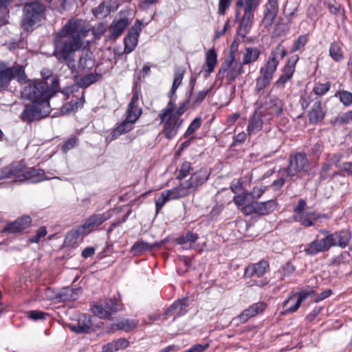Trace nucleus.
I'll return each mask as SVG.
<instances>
[{
  "mask_svg": "<svg viewBox=\"0 0 352 352\" xmlns=\"http://www.w3.org/2000/svg\"><path fill=\"white\" fill-rule=\"evenodd\" d=\"M94 65L91 56L87 52L85 56H82L79 59L78 67L82 69L91 68Z\"/></svg>",
  "mask_w": 352,
  "mask_h": 352,
  "instance_id": "nucleus-43",
  "label": "nucleus"
},
{
  "mask_svg": "<svg viewBox=\"0 0 352 352\" xmlns=\"http://www.w3.org/2000/svg\"><path fill=\"white\" fill-rule=\"evenodd\" d=\"M276 208L275 201L270 200L265 202L255 201L253 206L252 214L265 215L272 212Z\"/></svg>",
  "mask_w": 352,
  "mask_h": 352,
  "instance_id": "nucleus-26",
  "label": "nucleus"
},
{
  "mask_svg": "<svg viewBox=\"0 0 352 352\" xmlns=\"http://www.w3.org/2000/svg\"><path fill=\"white\" fill-rule=\"evenodd\" d=\"M109 218V215L104 213L94 214L89 217L82 225L79 226V232L83 233L85 236L87 235Z\"/></svg>",
  "mask_w": 352,
  "mask_h": 352,
  "instance_id": "nucleus-20",
  "label": "nucleus"
},
{
  "mask_svg": "<svg viewBox=\"0 0 352 352\" xmlns=\"http://www.w3.org/2000/svg\"><path fill=\"white\" fill-rule=\"evenodd\" d=\"M314 294L315 291L311 287H306L298 292L292 294L289 297L283 302L285 312H295L300 307L303 301L313 296Z\"/></svg>",
  "mask_w": 352,
  "mask_h": 352,
  "instance_id": "nucleus-12",
  "label": "nucleus"
},
{
  "mask_svg": "<svg viewBox=\"0 0 352 352\" xmlns=\"http://www.w3.org/2000/svg\"><path fill=\"white\" fill-rule=\"evenodd\" d=\"M231 0H219V12L221 14H224L227 8H229L230 5Z\"/></svg>",
  "mask_w": 352,
  "mask_h": 352,
  "instance_id": "nucleus-58",
  "label": "nucleus"
},
{
  "mask_svg": "<svg viewBox=\"0 0 352 352\" xmlns=\"http://www.w3.org/2000/svg\"><path fill=\"white\" fill-rule=\"evenodd\" d=\"M279 62L276 60V54L272 53L266 64L260 69V76L256 80V90L259 91L268 86L273 78Z\"/></svg>",
  "mask_w": 352,
  "mask_h": 352,
  "instance_id": "nucleus-9",
  "label": "nucleus"
},
{
  "mask_svg": "<svg viewBox=\"0 0 352 352\" xmlns=\"http://www.w3.org/2000/svg\"><path fill=\"white\" fill-rule=\"evenodd\" d=\"M258 0H237L236 6L238 10L236 11L237 16L239 15V10H243V14H254V10L258 6Z\"/></svg>",
  "mask_w": 352,
  "mask_h": 352,
  "instance_id": "nucleus-31",
  "label": "nucleus"
},
{
  "mask_svg": "<svg viewBox=\"0 0 352 352\" xmlns=\"http://www.w3.org/2000/svg\"><path fill=\"white\" fill-rule=\"evenodd\" d=\"M28 316L30 319L37 320L44 319L45 314L40 311H31L28 312Z\"/></svg>",
  "mask_w": 352,
  "mask_h": 352,
  "instance_id": "nucleus-55",
  "label": "nucleus"
},
{
  "mask_svg": "<svg viewBox=\"0 0 352 352\" xmlns=\"http://www.w3.org/2000/svg\"><path fill=\"white\" fill-rule=\"evenodd\" d=\"M340 120L343 122H352V111L342 115Z\"/></svg>",
  "mask_w": 352,
  "mask_h": 352,
  "instance_id": "nucleus-64",
  "label": "nucleus"
},
{
  "mask_svg": "<svg viewBox=\"0 0 352 352\" xmlns=\"http://www.w3.org/2000/svg\"><path fill=\"white\" fill-rule=\"evenodd\" d=\"M160 117L162 122L164 124L163 133L165 137L168 139L173 138L177 134L182 120L175 113H173V101H172V99Z\"/></svg>",
  "mask_w": 352,
  "mask_h": 352,
  "instance_id": "nucleus-7",
  "label": "nucleus"
},
{
  "mask_svg": "<svg viewBox=\"0 0 352 352\" xmlns=\"http://www.w3.org/2000/svg\"><path fill=\"white\" fill-rule=\"evenodd\" d=\"M329 55L335 61H340L343 59V52L342 44L334 42L332 43L329 48Z\"/></svg>",
  "mask_w": 352,
  "mask_h": 352,
  "instance_id": "nucleus-36",
  "label": "nucleus"
},
{
  "mask_svg": "<svg viewBox=\"0 0 352 352\" xmlns=\"http://www.w3.org/2000/svg\"><path fill=\"white\" fill-rule=\"evenodd\" d=\"M45 296L50 300H54L57 302L58 292H55L50 288L47 289L45 292Z\"/></svg>",
  "mask_w": 352,
  "mask_h": 352,
  "instance_id": "nucleus-57",
  "label": "nucleus"
},
{
  "mask_svg": "<svg viewBox=\"0 0 352 352\" xmlns=\"http://www.w3.org/2000/svg\"><path fill=\"white\" fill-rule=\"evenodd\" d=\"M340 100L345 106H349L352 103V94L347 91H340L338 93Z\"/></svg>",
  "mask_w": 352,
  "mask_h": 352,
  "instance_id": "nucleus-45",
  "label": "nucleus"
},
{
  "mask_svg": "<svg viewBox=\"0 0 352 352\" xmlns=\"http://www.w3.org/2000/svg\"><path fill=\"white\" fill-rule=\"evenodd\" d=\"M47 234V230L45 227H41L38 228L36 232V234L29 239V241L30 243H38L40 240L45 236Z\"/></svg>",
  "mask_w": 352,
  "mask_h": 352,
  "instance_id": "nucleus-48",
  "label": "nucleus"
},
{
  "mask_svg": "<svg viewBox=\"0 0 352 352\" xmlns=\"http://www.w3.org/2000/svg\"><path fill=\"white\" fill-rule=\"evenodd\" d=\"M197 239V234L192 232H188L186 235L178 237L177 239V243L183 245L188 242H195Z\"/></svg>",
  "mask_w": 352,
  "mask_h": 352,
  "instance_id": "nucleus-42",
  "label": "nucleus"
},
{
  "mask_svg": "<svg viewBox=\"0 0 352 352\" xmlns=\"http://www.w3.org/2000/svg\"><path fill=\"white\" fill-rule=\"evenodd\" d=\"M137 326V323L133 320H122L117 324V327L119 329L124 330L125 331H130L135 329Z\"/></svg>",
  "mask_w": 352,
  "mask_h": 352,
  "instance_id": "nucleus-41",
  "label": "nucleus"
},
{
  "mask_svg": "<svg viewBox=\"0 0 352 352\" xmlns=\"http://www.w3.org/2000/svg\"><path fill=\"white\" fill-rule=\"evenodd\" d=\"M254 20V14H243L240 21L238 33L242 37H245L250 31Z\"/></svg>",
  "mask_w": 352,
  "mask_h": 352,
  "instance_id": "nucleus-34",
  "label": "nucleus"
},
{
  "mask_svg": "<svg viewBox=\"0 0 352 352\" xmlns=\"http://www.w3.org/2000/svg\"><path fill=\"white\" fill-rule=\"evenodd\" d=\"M104 3H106L105 2L104 3H102L100 4L98 8H96V9L93 10V14L96 16H98L100 14H102V12H104V9L106 8L107 10H106V14L109 13V12H107L108 10V8L107 7V5L105 6Z\"/></svg>",
  "mask_w": 352,
  "mask_h": 352,
  "instance_id": "nucleus-61",
  "label": "nucleus"
},
{
  "mask_svg": "<svg viewBox=\"0 0 352 352\" xmlns=\"http://www.w3.org/2000/svg\"><path fill=\"white\" fill-rule=\"evenodd\" d=\"M186 110V102H183L181 104L179 107L177 109L173 108V113H175L176 116L180 118V116L182 115L185 111Z\"/></svg>",
  "mask_w": 352,
  "mask_h": 352,
  "instance_id": "nucleus-62",
  "label": "nucleus"
},
{
  "mask_svg": "<svg viewBox=\"0 0 352 352\" xmlns=\"http://www.w3.org/2000/svg\"><path fill=\"white\" fill-rule=\"evenodd\" d=\"M105 26L100 23L91 29L80 20H69L54 37V56L61 62L67 63L73 69L75 66L74 53L85 46L84 38L91 32L96 38H99L105 32Z\"/></svg>",
  "mask_w": 352,
  "mask_h": 352,
  "instance_id": "nucleus-1",
  "label": "nucleus"
},
{
  "mask_svg": "<svg viewBox=\"0 0 352 352\" xmlns=\"http://www.w3.org/2000/svg\"><path fill=\"white\" fill-rule=\"evenodd\" d=\"M190 170H191L190 163L188 162H184L182 164L181 168L179 170V174L177 176V178L179 179H184L188 175Z\"/></svg>",
  "mask_w": 352,
  "mask_h": 352,
  "instance_id": "nucleus-47",
  "label": "nucleus"
},
{
  "mask_svg": "<svg viewBox=\"0 0 352 352\" xmlns=\"http://www.w3.org/2000/svg\"><path fill=\"white\" fill-rule=\"evenodd\" d=\"M20 82L23 83L21 97L32 102L26 104L21 115L23 122H31L47 116L50 112L49 102L50 98L58 91V80L52 78L51 87L49 88L47 82L44 80H34Z\"/></svg>",
  "mask_w": 352,
  "mask_h": 352,
  "instance_id": "nucleus-2",
  "label": "nucleus"
},
{
  "mask_svg": "<svg viewBox=\"0 0 352 352\" xmlns=\"http://www.w3.org/2000/svg\"><path fill=\"white\" fill-rule=\"evenodd\" d=\"M306 201L300 199L294 209V219L305 227L311 226L320 218V215L306 207Z\"/></svg>",
  "mask_w": 352,
  "mask_h": 352,
  "instance_id": "nucleus-10",
  "label": "nucleus"
},
{
  "mask_svg": "<svg viewBox=\"0 0 352 352\" xmlns=\"http://www.w3.org/2000/svg\"><path fill=\"white\" fill-rule=\"evenodd\" d=\"M85 234L79 232V226L73 230L69 232L65 239V243L67 246H74L78 242V239L80 236H83Z\"/></svg>",
  "mask_w": 352,
  "mask_h": 352,
  "instance_id": "nucleus-37",
  "label": "nucleus"
},
{
  "mask_svg": "<svg viewBox=\"0 0 352 352\" xmlns=\"http://www.w3.org/2000/svg\"><path fill=\"white\" fill-rule=\"evenodd\" d=\"M331 84L329 82L317 83L314 86V91L318 96H322L329 90Z\"/></svg>",
  "mask_w": 352,
  "mask_h": 352,
  "instance_id": "nucleus-44",
  "label": "nucleus"
},
{
  "mask_svg": "<svg viewBox=\"0 0 352 352\" xmlns=\"http://www.w3.org/2000/svg\"><path fill=\"white\" fill-rule=\"evenodd\" d=\"M350 239L351 235L347 231L331 233L327 230H322L313 241L305 245L304 252L307 255L314 256L327 252L331 247L345 248L349 245Z\"/></svg>",
  "mask_w": 352,
  "mask_h": 352,
  "instance_id": "nucleus-4",
  "label": "nucleus"
},
{
  "mask_svg": "<svg viewBox=\"0 0 352 352\" xmlns=\"http://www.w3.org/2000/svg\"><path fill=\"white\" fill-rule=\"evenodd\" d=\"M260 54V50L256 47H246L243 52V60L241 63L243 65L254 63L258 59Z\"/></svg>",
  "mask_w": 352,
  "mask_h": 352,
  "instance_id": "nucleus-33",
  "label": "nucleus"
},
{
  "mask_svg": "<svg viewBox=\"0 0 352 352\" xmlns=\"http://www.w3.org/2000/svg\"><path fill=\"white\" fill-rule=\"evenodd\" d=\"M14 177V182L30 181L32 183L40 182L52 177L45 175L43 170L34 168H26L22 162H14L0 170V181Z\"/></svg>",
  "mask_w": 352,
  "mask_h": 352,
  "instance_id": "nucleus-5",
  "label": "nucleus"
},
{
  "mask_svg": "<svg viewBox=\"0 0 352 352\" xmlns=\"http://www.w3.org/2000/svg\"><path fill=\"white\" fill-rule=\"evenodd\" d=\"M154 247V245H149L148 243L144 241H140L135 243L131 248V250L134 251L135 253H140L143 251L151 249Z\"/></svg>",
  "mask_w": 352,
  "mask_h": 352,
  "instance_id": "nucleus-46",
  "label": "nucleus"
},
{
  "mask_svg": "<svg viewBox=\"0 0 352 352\" xmlns=\"http://www.w3.org/2000/svg\"><path fill=\"white\" fill-rule=\"evenodd\" d=\"M324 116V112L322 108L321 103L320 102H314L309 113V121L312 123H317L321 121Z\"/></svg>",
  "mask_w": 352,
  "mask_h": 352,
  "instance_id": "nucleus-35",
  "label": "nucleus"
},
{
  "mask_svg": "<svg viewBox=\"0 0 352 352\" xmlns=\"http://www.w3.org/2000/svg\"><path fill=\"white\" fill-rule=\"evenodd\" d=\"M288 30L287 26L284 23H276L274 34L275 36H280L285 34Z\"/></svg>",
  "mask_w": 352,
  "mask_h": 352,
  "instance_id": "nucleus-56",
  "label": "nucleus"
},
{
  "mask_svg": "<svg viewBox=\"0 0 352 352\" xmlns=\"http://www.w3.org/2000/svg\"><path fill=\"white\" fill-rule=\"evenodd\" d=\"M80 293L79 289L70 287L63 288L58 292L57 302H67L76 300Z\"/></svg>",
  "mask_w": 352,
  "mask_h": 352,
  "instance_id": "nucleus-30",
  "label": "nucleus"
},
{
  "mask_svg": "<svg viewBox=\"0 0 352 352\" xmlns=\"http://www.w3.org/2000/svg\"><path fill=\"white\" fill-rule=\"evenodd\" d=\"M98 79V76L94 74H87L80 79L78 80V83L81 87H87L94 82H96Z\"/></svg>",
  "mask_w": 352,
  "mask_h": 352,
  "instance_id": "nucleus-40",
  "label": "nucleus"
},
{
  "mask_svg": "<svg viewBox=\"0 0 352 352\" xmlns=\"http://www.w3.org/2000/svg\"><path fill=\"white\" fill-rule=\"evenodd\" d=\"M93 323L91 320V316L89 315L82 314L79 316L77 323L69 325L72 331L78 333H88L92 328Z\"/></svg>",
  "mask_w": 352,
  "mask_h": 352,
  "instance_id": "nucleus-23",
  "label": "nucleus"
},
{
  "mask_svg": "<svg viewBox=\"0 0 352 352\" xmlns=\"http://www.w3.org/2000/svg\"><path fill=\"white\" fill-rule=\"evenodd\" d=\"M210 346L209 343L204 344H196L184 352H204Z\"/></svg>",
  "mask_w": 352,
  "mask_h": 352,
  "instance_id": "nucleus-53",
  "label": "nucleus"
},
{
  "mask_svg": "<svg viewBox=\"0 0 352 352\" xmlns=\"http://www.w3.org/2000/svg\"><path fill=\"white\" fill-rule=\"evenodd\" d=\"M299 58L297 55L292 56L287 61V63L283 69V74L276 82L277 87L283 86L288 80L291 79L294 72L296 64L298 62Z\"/></svg>",
  "mask_w": 352,
  "mask_h": 352,
  "instance_id": "nucleus-21",
  "label": "nucleus"
},
{
  "mask_svg": "<svg viewBox=\"0 0 352 352\" xmlns=\"http://www.w3.org/2000/svg\"><path fill=\"white\" fill-rule=\"evenodd\" d=\"M25 78L23 66L8 67L6 63L0 62V88L8 86L12 79L16 78L19 82H21Z\"/></svg>",
  "mask_w": 352,
  "mask_h": 352,
  "instance_id": "nucleus-11",
  "label": "nucleus"
},
{
  "mask_svg": "<svg viewBox=\"0 0 352 352\" xmlns=\"http://www.w3.org/2000/svg\"><path fill=\"white\" fill-rule=\"evenodd\" d=\"M243 72V63L235 60L234 56H230L221 65L217 77L221 81L226 80L228 83L234 81Z\"/></svg>",
  "mask_w": 352,
  "mask_h": 352,
  "instance_id": "nucleus-8",
  "label": "nucleus"
},
{
  "mask_svg": "<svg viewBox=\"0 0 352 352\" xmlns=\"http://www.w3.org/2000/svg\"><path fill=\"white\" fill-rule=\"evenodd\" d=\"M268 263L265 261H261L257 263L252 264L246 267L245 275L248 277L258 276L261 277L265 274L268 268Z\"/></svg>",
  "mask_w": 352,
  "mask_h": 352,
  "instance_id": "nucleus-25",
  "label": "nucleus"
},
{
  "mask_svg": "<svg viewBox=\"0 0 352 352\" xmlns=\"http://www.w3.org/2000/svg\"><path fill=\"white\" fill-rule=\"evenodd\" d=\"M217 64V53L215 50L212 48L206 52V64L202 68V72L205 73V76H209L214 72Z\"/></svg>",
  "mask_w": 352,
  "mask_h": 352,
  "instance_id": "nucleus-24",
  "label": "nucleus"
},
{
  "mask_svg": "<svg viewBox=\"0 0 352 352\" xmlns=\"http://www.w3.org/2000/svg\"><path fill=\"white\" fill-rule=\"evenodd\" d=\"M271 113H264L261 109L256 111L250 119L248 126V134L251 135L260 131L262 129L263 124L269 122L271 118L268 114Z\"/></svg>",
  "mask_w": 352,
  "mask_h": 352,
  "instance_id": "nucleus-16",
  "label": "nucleus"
},
{
  "mask_svg": "<svg viewBox=\"0 0 352 352\" xmlns=\"http://www.w3.org/2000/svg\"><path fill=\"white\" fill-rule=\"evenodd\" d=\"M136 122L133 121L127 118L121 122L118 126L112 131L111 140L116 139L120 135L130 131L133 128V125Z\"/></svg>",
  "mask_w": 352,
  "mask_h": 352,
  "instance_id": "nucleus-32",
  "label": "nucleus"
},
{
  "mask_svg": "<svg viewBox=\"0 0 352 352\" xmlns=\"http://www.w3.org/2000/svg\"><path fill=\"white\" fill-rule=\"evenodd\" d=\"M184 72L182 69H178L175 72L174 79L173 82V85L171 88V98L173 100V97L176 92L177 88L181 85L183 77H184Z\"/></svg>",
  "mask_w": 352,
  "mask_h": 352,
  "instance_id": "nucleus-39",
  "label": "nucleus"
},
{
  "mask_svg": "<svg viewBox=\"0 0 352 352\" xmlns=\"http://www.w3.org/2000/svg\"><path fill=\"white\" fill-rule=\"evenodd\" d=\"M308 166V162L305 155L298 153L291 157L289 164L284 170L289 177H293L302 170H306Z\"/></svg>",
  "mask_w": 352,
  "mask_h": 352,
  "instance_id": "nucleus-15",
  "label": "nucleus"
},
{
  "mask_svg": "<svg viewBox=\"0 0 352 352\" xmlns=\"http://www.w3.org/2000/svg\"><path fill=\"white\" fill-rule=\"evenodd\" d=\"M233 201L245 215L252 214L255 201L252 199L248 192L243 191L241 194L236 195Z\"/></svg>",
  "mask_w": 352,
  "mask_h": 352,
  "instance_id": "nucleus-18",
  "label": "nucleus"
},
{
  "mask_svg": "<svg viewBox=\"0 0 352 352\" xmlns=\"http://www.w3.org/2000/svg\"><path fill=\"white\" fill-rule=\"evenodd\" d=\"M201 121L200 118H195L188 127L185 133V136L190 135V134L194 133L197 129H198L201 126Z\"/></svg>",
  "mask_w": 352,
  "mask_h": 352,
  "instance_id": "nucleus-50",
  "label": "nucleus"
},
{
  "mask_svg": "<svg viewBox=\"0 0 352 352\" xmlns=\"http://www.w3.org/2000/svg\"><path fill=\"white\" fill-rule=\"evenodd\" d=\"M278 12L277 0H268L265 6L261 25L265 28L272 27Z\"/></svg>",
  "mask_w": 352,
  "mask_h": 352,
  "instance_id": "nucleus-19",
  "label": "nucleus"
},
{
  "mask_svg": "<svg viewBox=\"0 0 352 352\" xmlns=\"http://www.w3.org/2000/svg\"><path fill=\"white\" fill-rule=\"evenodd\" d=\"M307 41V36L305 35L300 36L295 43L294 44L293 47H292L291 51L292 52H296L298 50H300L302 49L306 44Z\"/></svg>",
  "mask_w": 352,
  "mask_h": 352,
  "instance_id": "nucleus-49",
  "label": "nucleus"
},
{
  "mask_svg": "<svg viewBox=\"0 0 352 352\" xmlns=\"http://www.w3.org/2000/svg\"><path fill=\"white\" fill-rule=\"evenodd\" d=\"M188 307V300L186 298L179 300L175 302L171 307L168 309L166 315L172 314L175 319L177 316H182L186 312V307Z\"/></svg>",
  "mask_w": 352,
  "mask_h": 352,
  "instance_id": "nucleus-29",
  "label": "nucleus"
},
{
  "mask_svg": "<svg viewBox=\"0 0 352 352\" xmlns=\"http://www.w3.org/2000/svg\"><path fill=\"white\" fill-rule=\"evenodd\" d=\"M265 190V188L264 187H254L249 194L254 201L255 199H259L264 193Z\"/></svg>",
  "mask_w": 352,
  "mask_h": 352,
  "instance_id": "nucleus-52",
  "label": "nucleus"
},
{
  "mask_svg": "<svg viewBox=\"0 0 352 352\" xmlns=\"http://www.w3.org/2000/svg\"><path fill=\"white\" fill-rule=\"evenodd\" d=\"M142 23L137 21L131 28L128 34L124 38V49L126 54H129L134 50L138 43V38L142 30Z\"/></svg>",
  "mask_w": 352,
  "mask_h": 352,
  "instance_id": "nucleus-14",
  "label": "nucleus"
},
{
  "mask_svg": "<svg viewBox=\"0 0 352 352\" xmlns=\"http://www.w3.org/2000/svg\"><path fill=\"white\" fill-rule=\"evenodd\" d=\"M208 171L201 168L194 173L188 180L179 186L162 191L160 196L155 200L156 212H158L168 201L186 197L195 191L208 179Z\"/></svg>",
  "mask_w": 352,
  "mask_h": 352,
  "instance_id": "nucleus-3",
  "label": "nucleus"
},
{
  "mask_svg": "<svg viewBox=\"0 0 352 352\" xmlns=\"http://www.w3.org/2000/svg\"><path fill=\"white\" fill-rule=\"evenodd\" d=\"M76 142L77 140L75 138H70L64 144L63 146V149L64 151H67L72 148L76 145Z\"/></svg>",
  "mask_w": 352,
  "mask_h": 352,
  "instance_id": "nucleus-60",
  "label": "nucleus"
},
{
  "mask_svg": "<svg viewBox=\"0 0 352 352\" xmlns=\"http://www.w3.org/2000/svg\"><path fill=\"white\" fill-rule=\"evenodd\" d=\"M138 91H134L131 102L126 111V118L136 122L142 114V109L139 107Z\"/></svg>",
  "mask_w": 352,
  "mask_h": 352,
  "instance_id": "nucleus-22",
  "label": "nucleus"
},
{
  "mask_svg": "<svg viewBox=\"0 0 352 352\" xmlns=\"http://www.w3.org/2000/svg\"><path fill=\"white\" fill-rule=\"evenodd\" d=\"M21 22L23 29L30 32L44 19L45 7L39 2L33 1L23 8Z\"/></svg>",
  "mask_w": 352,
  "mask_h": 352,
  "instance_id": "nucleus-6",
  "label": "nucleus"
},
{
  "mask_svg": "<svg viewBox=\"0 0 352 352\" xmlns=\"http://www.w3.org/2000/svg\"><path fill=\"white\" fill-rule=\"evenodd\" d=\"M129 24L130 21L126 16H119L115 17L109 28V38L116 40L122 34Z\"/></svg>",
  "mask_w": 352,
  "mask_h": 352,
  "instance_id": "nucleus-17",
  "label": "nucleus"
},
{
  "mask_svg": "<svg viewBox=\"0 0 352 352\" xmlns=\"http://www.w3.org/2000/svg\"><path fill=\"white\" fill-rule=\"evenodd\" d=\"M30 223L31 218L29 216H23L10 223L6 230L12 233L19 232L28 227Z\"/></svg>",
  "mask_w": 352,
  "mask_h": 352,
  "instance_id": "nucleus-28",
  "label": "nucleus"
},
{
  "mask_svg": "<svg viewBox=\"0 0 352 352\" xmlns=\"http://www.w3.org/2000/svg\"><path fill=\"white\" fill-rule=\"evenodd\" d=\"M95 252V249L92 247H88L84 249V250L82 252V256L84 258H88L94 255Z\"/></svg>",
  "mask_w": 352,
  "mask_h": 352,
  "instance_id": "nucleus-63",
  "label": "nucleus"
},
{
  "mask_svg": "<svg viewBox=\"0 0 352 352\" xmlns=\"http://www.w3.org/2000/svg\"><path fill=\"white\" fill-rule=\"evenodd\" d=\"M230 189L236 195L241 194L243 191L242 189L241 184L239 181H237L236 183L233 182L230 186Z\"/></svg>",
  "mask_w": 352,
  "mask_h": 352,
  "instance_id": "nucleus-59",
  "label": "nucleus"
},
{
  "mask_svg": "<svg viewBox=\"0 0 352 352\" xmlns=\"http://www.w3.org/2000/svg\"><path fill=\"white\" fill-rule=\"evenodd\" d=\"M265 309V305L264 303H255L250 306L249 308L244 310L238 318L241 322H245L250 318L253 317L259 313H261Z\"/></svg>",
  "mask_w": 352,
  "mask_h": 352,
  "instance_id": "nucleus-27",
  "label": "nucleus"
},
{
  "mask_svg": "<svg viewBox=\"0 0 352 352\" xmlns=\"http://www.w3.org/2000/svg\"><path fill=\"white\" fill-rule=\"evenodd\" d=\"M210 91V89H208L206 90L200 91L196 94L192 98L194 103L197 105L199 104L204 100Z\"/></svg>",
  "mask_w": 352,
  "mask_h": 352,
  "instance_id": "nucleus-51",
  "label": "nucleus"
},
{
  "mask_svg": "<svg viewBox=\"0 0 352 352\" xmlns=\"http://www.w3.org/2000/svg\"><path fill=\"white\" fill-rule=\"evenodd\" d=\"M83 102L80 98H76L74 100H71L69 102L66 103L62 108L61 111L63 113H68L72 111H74L82 107Z\"/></svg>",
  "mask_w": 352,
  "mask_h": 352,
  "instance_id": "nucleus-38",
  "label": "nucleus"
},
{
  "mask_svg": "<svg viewBox=\"0 0 352 352\" xmlns=\"http://www.w3.org/2000/svg\"><path fill=\"white\" fill-rule=\"evenodd\" d=\"M116 351L126 349L129 346V341L126 339L120 338L113 341Z\"/></svg>",
  "mask_w": 352,
  "mask_h": 352,
  "instance_id": "nucleus-54",
  "label": "nucleus"
},
{
  "mask_svg": "<svg viewBox=\"0 0 352 352\" xmlns=\"http://www.w3.org/2000/svg\"><path fill=\"white\" fill-rule=\"evenodd\" d=\"M120 309L117 300L109 299L105 302H98L91 307L92 313L101 319H105Z\"/></svg>",
  "mask_w": 352,
  "mask_h": 352,
  "instance_id": "nucleus-13",
  "label": "nucleus"
}]
</instances>
